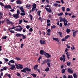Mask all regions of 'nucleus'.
Instances as JSON below:
<instances>
[{
  "label": "nucleus",
  "mask_w": 78,
  "mask_h": 78,
  "mask_svg": "<svg viewBox=\"0 0 78 78\" xmlns=\"http://www.w3.org/2000/svg\"><path fill=\"white\" fill-rule=\"evenodd\" d=\"M59 19L60 22H61L62 21L64 22V25H65V26H66L67 25L68 21L66 19V18L64 17L62 18V17H60L59 18Z\"/></svg>",
  "instance_id": "nucleus-1"
},
{
  "label": "nucleus",
  "mask_w": 78,
  "mask_h": 78,
  "mask_svg": "<svg viewBox=\"0 0 78 78\" xmlns=\"http://www.w3.org/2000/svg\"><path fill=\"white\" fill-rule=\"evenodd\" d=\"M27 71L28 72H31V69H30L28 67H25L24 68V69H22L21 70V72H23L25 73H26L27 72V71Z\"/></svg>",
  "instance_id": "nucleus-2"
},
{
  "label": "nucleus",
  "mask_w": 78,
  "mask_h": 78,
  "mask_svg": "<svg viewBox=\"0 0 78 78\" xmlns=\"http://www.w3.org/2000/svg\"><path fill=\"white\" fill-rule=\"evenodd\" d=\"M20 10H21V12L23 13H20V14L21 16H23L25 15V12L24 11V9H23V6H21L20 8Z\"/></svg>",
  "instance_id": "nucleus-3"
},
{
  "label": "nucleus",
  "mask_w": 78,
  "mask_h": 78,
  "mask_svg": "<svg viewBox=\"0 0 78 78\" xmlns=\"http://www.w3.org/2000/svg\"><path fill=\"white\" fill-rule=\"evenodd\" d=\"M20 27V29H18V28H16L15 29V31H19L20 32H21L22 30V28L21 27V26H16L15 27V28H16V27Z\"/></svg>",
  "instance_id": "nucleus-4"
},
{
  "label": "nucleus",
  "mask_w": 78,
  "mask_h": 78,
  "mask_svg": "<svg viewBox=\"0 0 78 78\" xmlns=\"http://www.w3.org/2000/svg\"><path fill=\"white\" fill-rule=\"evenodd\" d=\"M45 9H46V10L48 12H49L50 13H51L52 14H53V13L52 12V10H51V9H50V8H49L48 9L47 8L45 7Z\"/></svg>",
  "instance_id": "nucleus-5"
},
{
  "label": "nucleus",
  "mask_w": 78,
  "mask_h": 78,
  "mask_svg": "<svg viewBox=\"0 0 78 78\" xmlns=\"http://www.w3.org/2000/svg\"><path fill=\"white\" fill-rule=\"evenodd\" d=\"M15 27H14V25H13V27L12 28H10L8 29V30H9L10 31V33H14L15 32L13 30H13V29H14L15 28Z\"/></svg>",
  "instance_id": "nucleus-6"
},
{
  "label": "nucleus",
  "mask_w": 78,
  "mask_h": 78,
  "mask_svg": "<svg viewBox=\"0 0 78 78\" xmlns=\"http://www.w3.org/2000/svg\"><path fill=\"white\" fill-rule=\"evenodd\" d=\"M4 8L5 9H11V6L10 5H5Z\"/></svg>",
  "instance_id": "nucleus-7"
},
{
  "label": "nucleus",
  "mask_w": 78,
  "mask_h": 78,
  "mask_svg": "<svg viewBox=\"0 0 78 78\" xmlns=\"http://www.w3.org/2000/svg\"><path fill=\"white\" fill-rule=\"evenodd\" d=\"M10 69L11 70H13L14 69H16V67H15V65L14 64H12L10 65Z\"/></svg>",
  "instance_id": "nucleus-8"
},
{
  "label": "nucleus",
  "mask_w": 78,
  "mask_h": 78,
  "mask_svg": "<svg viewBox=\"0 0 78 78\" xmlns=\"http://www.w3.org/2000/svg\"><path fill=\"white\" fill-rule=\"evenodd\" d=\"M19 15H17V14H13V17H15V18L16 19H18L19 18Z\"/></svg>",
  "instance_id": "nucleus-9"
},
{
  "label": "nucleus",
  "mask_w": 78,
  "mask_h": 78,
  "mask_svg": "<svg viewBox=\"0 0 78 78\" xmlns=\"http://www.w3.org/2000/svg\"><path fill=\"white\" fill-rule=\"evenodd\" d=\"M68 73H73V70L70 69V68H69L67 70Z\"/></svg>",
  "instance_id": "nucleus-10"
},
{
  "label": "nucleus",
  "mask_w": 78,
  "mask_h": 78,
  "mask_svg": "<svg viewBox=\"0 0 78 78\" xmlns=\"http://www.w3.org/2000/svg\"><path fill=\"white\" fill-rule=\"evenodd\" d=\"M44 55L45 56H46V58H50V57L51 56L50 55H49V54H48V53H46V52L44 54Z\"/></svg>",
  "instance_id": "nucleus-11"
},
{
  "label": "nucleus",
  "mask_w": 78,
  "mask_h": 78,
  "mask_svg": "<svg viewBox=\"0 0 78 78\" xmlns=\"http://www.w3.org/2000/svg\"><path fill=\"white\" fill-rule=\"evenodd\" d=\"M46 53L45 51H44L43 50H40V54L41 55H44L45 53Z\"/></svg>",
  "instance_id": "nucleus-12"
},
{
  "label": "nucleus",
  "mask_w": 78,
  "mask_h": 78,
  "mask_svg": "<svg viewBox=\"0 0 78 78\" xmlns=\"http://www.w3.org/2000/svg\"><path fill=\"white\" fill-rule=\"evenodd\" d=\"M10 74H9L8 73H6L4 75V77L6 78L7 77H9V76H10Z\"/></svg>",
  "instance_id": "nucleus-13"
},
{
  "label": "nucleus",
  "mask_w": 78,
  "mask_h": 78,
  "mask_svg": "<svg viewBox=\"0 0 78 78\" xmlns=\"http://www.w3.org/2000/svg\"><path fill=\"white\" fill-rule=\"evenodd\" d=\"M77 30H76L74 32H73V37H75L76 36V33H77Z\"/></svg>",
  "instance_id": "nucleus-14"
},
{
  "label": "nucleus",
  "mask_w": 78,
  "mask_h": 78,
  "mask_svg": "<svg viewBox=\"0 0 78 78\" xmlns=\"http://www.w3.org/2000/svg\"><path fill=\"white\" fill-rule=\"evenodd\" d=\"M45 42V41L44 40H40V43L41 44H44V43Z\"/></svg>",
  "instance_id": "nucleus-15"
},
{
  "label": "nucleus",
  "mask_w": 78,
  "mask_h": 78,
  "mask_svg": "<svg viewBox=\"0 0 78 78\" xmlns=\"http://www.w3.org/2000/svg\"><path fill=\"white\" fill-rule=\"evenodd\" d=\"M16 2L17 4H20V5L22 4V1L20 0H17Z\"/></svg>",
  "instance_id": "nucleus-16"
},
{
  "label": "nucleus",
  "mask_w": 78,
  "mask_h": 78,
  "mask_svg": "<svg viewBox=\"0 0 78 78\" xmlns=\"http://www.w3.org/2000/svg\"><path fill=\"white\" fill-rule=\"evenodd\" d=\"M62 57L63 59V62H65L66 61V56H65V55H62Z\"/></svg>",
  "instance_id": "nucleus-17"
},
{
  "label": "nucleus",
  "mask_w": 78,
  "mask_h": 78,
  "mask_svg": "<svg viewBox=\"0 0 78 78\" xmlns=\"http://www.w3.org/2000/svg\"><path fill=\"white\" fill-rule=\"evenodd\" d=\"M53 41H57L58 42H59V41L58 40V38H57L53 37Z\"/></svg>",
  "instance_id": "nucleus-18"
},
{
  "label": "nucleus",
  "mask_w": 78,
  "mask_h": 78,
  "mask_svg": "<svg viewBox=\"0 0 78 78\" xmlns=\"http://www.w3.org/2000/svg\"><path fill=\"white\" fill-rule=\"evenodd\" d=\"M66 55H67V58H68V59H70V57H69V56L70 55H69V52H67L66 53Z\"/></svg>",
  "instance_id": "nucleus-19"
},
{
  "label": "nucleus",
  "mask_w": 78,
  "mask_h": 78,
  "mask_svg": "<svg viewBox=\"0 0 78 78\" xmlns=\"http://www.w3.org/2000/svg\"><path fill=\"white\" fill-rule=\"evenodd\" d=\"M7 24H11V25L12 26L13 25V24H14V23H13V22H11V21H9V22H7Z\"/></svg>",
  "instance_id": "nucleus-20"
},
{
  "label": "nucleus",
  "mask_w": 78,
  "mask_h": 78,
  "mask_svg": "<svg viewBox=\"0 0 78 78\" xmlns=\"http://www.w3.org/2000/svg\"><path fill=\"white\" fill-rule=\"evenodd\" d=\"M18 65L19 66V69H23V65L20 64H18Z\"/></svg>",
  "instance_id": "nucleus-21"
},
{
  "label": "nucleus",
  "mask_w": 78,
  "mask_h": 78,
  "mask_svg": "<svg viewBox=\"0 0 78 78\" xmlns=\"http://www.w3.org/2000/svg\"><path fill=\"white\" fill-rule=\"evenodd\" d=\"M37 67H38V65H36L35 66H34V70H36L37 69Z\"/></svg>",
  "instance_id": "nucleus-22"
},
{
  "label": "nucleus",
  "mask_w": 78,
  "mask_h": 78,
  "mask_svg": "<svg viewBox=\"0 0 78 78\" xmlns=\"http://www.w3.org/2000/svg\"><path fill=\"white\" fill-rule=\"evenodd\" d=\"M16 37H21V36H22V34H16Z\"/></svg>",
  "instance_id": "nucleus-23"
},
{
  "label": "nucleus",
  "mask_w": 78,
  "mask_h": 78,
  "mask_svg": "<svg viewBox=\"0 0 78 78\" xmlns=\"http://www.w3.org/2000/svg\"><path fill=\"white\" fill-rule=\"evenodd\" d=\"M41 10L38 11L37 12V14L38 16H39V17L41 16Z\"/></svg>",
  "instance_id": "nucleus-24"
},
{
  "label": "nucleus",
  "mask_w": 78,
  "mask_h": 78,
  "mask_svg": "<svg viewBox=\"0 0 78 78\" xmlns=\"http://www.w3.org/2000/svg\"><path fill=\"white\" fill-rule=\"evenodd\" d=\"M30 6H32L30 4H27L26 6V8H27V9H29V7H30Z\"/></svg>",
  "instance_id": "nucleus-25"
},
{
  "label": "nucleus",
  "mask_w": 78,
  "mask_h": 78,
  "mask_svg": "<svg viewBox=\"0 0 78 78\" xmlns=\"http://www.w3.org/2000/svg\"><path fill=\"white\" fill-rule=\"evenodd\" d=\"M31 75L32 76H33L34 78H36V75L35 74L31 73Z\"/></svg>",
  "instance_id": "nucleus-26"
},
{
  "label": "nucleus",
  "mask_w": 78,
  "mask_h": 78,
  "mask_svg": "<svg viewBox=\"0 0 78 78\" xmlns=\"http://www.w3.org/2000/svg\"><path fill=\"white\" fill-rule=\"evenodd\" d=\"M56 27L55 25H53L52 26H51V29L52 30V29H54L56 28Z\"/></svg>",
  "instance_id": "nucleus-27"
},
{
  "label": "nucleus",
  "mask_w": 78,
  "mask_h": 78,
  "mask_svg": "<svg viewBox=\"0 0 78 78\" xmlns=\"http://www.w3.org/2000/svg\"><path fill=\"white\" fill-rule=\"evenodd\" d=\"M21 36H22L23 39H26V37H25V35H23V34H21Z\"/></svg>",
  "instance_id": "nucleus-28"
},
{
  "label": "nucleus",
  "mask_w": 78,
  "mask_h": 78,
  "mask_svg": "<svg viewBox=\"0 0 78 78\" xmlns=\"http://www.w3.org/2000/svg\"><path fill=\"white\" fill-rule=\"evenodd\" d=\"M32 7L33 8H36V5L35 3H34L32 5Z\"/></svg>",
  "instance_id": "nucleus-29"
},
{
  "label": "nucleus",
  "mask_w": 78,
  "mask_h": 78,
  "mask_svg": "<svg viewBox=\"0 0 78 78\" xmlns=\"http://www.w3.org/2000/svg\"><path fill=\"white\" fill-rule=\"evenodd\" d=\"M17 14L19 16V15L20 14V11H19V9H17Z\"/></svg>",
  "instance_id": "nucleus-30"
},
{
  "label": "nucleus",
  "mask_w": 78,
  "mask_h": 78,
  "mask_svg": "<svg viewBox=\"0 0 78 78\" xmlns=\"http://www.w3.org/2000/svg\"><path fill=\"white\" fill-rule=\"evenodd\" d=\"M15 66H16V68L17 69H19V66H18V65L16 63H15Z\"/></svg>",
  "instance_id": "nucleus-31"
},
{
  "label": "nucleus",
  "mask_w": 78,
  "mask_h": 78,
  "mask_svg": "<svg viewBox=\"0 0 78 78\" xmlns=\"http://www.w3.org/2000/svg\"><path fill=\"white\" fill-rule=\"evenodd\" d=\"M49 71V68L48 67H47L44 70V71H45V72H48Z\"/></svg>",
  "instance_id": "nucleus-32"
},
{
  "label": "nucleus",
  "mask_w": 78,
  "mask_h": 78,
  "mask_svg": "<svg viewBox=\"0 0 78 78\" xmlns=\"http://www.w3.org/2000/svg\"><path fill=\"white\" fill-rule=\"evenodd\" d=\"M70 31H71V30H70L69 29H67V30H66V32H67V33H70Z\"/></svg>",
  "instance_id": "nucleus-33"
},
{
  "label": "nucleus",
  "mask_w": 78,
  "mask_h": 78,
  "mask_svg": "<svg viewBox=\"0 0 78 78\" xmlns=\"http://www.w3.org/2000/svg\"><path fill=\"white\" fill-rule=\"evenodd\" d=\"M73 76L74 78H77V75H76V74L75 73L73 74Z\"/></svg>",
  "instance_id": "nucleus-34"
},
{
  "label": "nucleus",
  "mask_w": 78,
  "mask_h": 78,
  "mask_svg": "<svg viewBox=\"0 0 78 78\" xmlns=\"http://www.w3.org/2000/svg\"><path fill=\"white\" fill-rule=\"evenodd\" d=\"M29 16L30 19L31 20H32L33 19V16H32L31 14H29Z\"/></svg>",
  "instance_id": "nucleus-35"
},
{
  "label": "nucleus",
  "mask_w": 78,
  "mask_h": 78,
  "mask_svg": "<svg viewBox=\"0 0 78 78\" xmlns=\"http://www.w3.org/2000/svg\"><path fill=\"white\" fill-rule=\"evenodd\" d=\"M71 50H75V46H74V45H72V47L71 48Z\"/></svg>",
  "instance_id": "nucleus-36"
},
{
  "label": "nucleus",
  "mask_w": 78,
  "mask_h": 78,
  "mask_svg": "<svg viewBox=\"0 0 78 78\" xmlns=\"http://www.w3.org/2000/svg\"><path fill=\"white\" fill-rule=\"evenodd\" d=\"M63 14V13L62 12H60V13H58L57 15L58 16H62Z\"/></svg>",
  "instance_id": "nucleus-37"
},
{
  "label": "nucleus",
  "mask_w": 78,
  "mask_h": 78,
  "mask_svg": "<svg viewBox=\"0 0 78 78\" xmlns=\"http://www.w3.org/2000/svg\"><path fill=\"white\" fill-rule=\"evenodd\" d=\"M58 34H59V36H60V37H62V32L60 31L58 32Z\"/></svg>",
  "instance_id": "nucleus-38"
},
{
  "label": "nucleus",
  "mask_w": 78,
  "mask_h": 78,
  "mask_svg": "<svg viewBox=\"0 0 78 78\" xmlns=\"http://www.w3.org/2000/svg\"><path fill=\"white\" fill-rule=\"evenodd\" d=\"M58 4L56 3H55L54 4H53V6H57Z\"/></svg>",
  "instance_id": "nucleus-39"
},
{
  "label": "nucleus",
  "mask_w": 78,
  "mask_h": 78,
  "mask_svg": "<svg viewBox=\"0 0 78 78\" xmlns=\"http://www.w3.org/2000/svg\"><path fill=\"white\" fill-rule=\"evenodd\" d=\"M70 64H72V62H67V65L68 66H70Z\"/></svg>",
  "instance_id": "nucleus-40"
},
{
  "label": "nucleus",
  "mask_w": 78,
  "mask_h": 78,
  "mask_svg": "<svg viewBox=\"0 0 78 78\" xmlns=\"http://www.w3.org/2000/svg\"><path fill=\"white\" fill-rule=\"evenodd\" d=\"M16 75L17 76H20V77L21 76V75H20V74L19 73H17Z\"/></svg>",
  "instance_id": "nucleus-41"
},
{
  "label": "nucleus",
  "mask_w": 78,
  "mask_h": 78,
  "mask_svg": "<svg viewBox=\"0 0 78 78\" xmlns=\"http://www.w3.org/2000/svg\"><path fill=\"white\" fill-rule=\"evenodd\" d=\"M62 11H65V9H66V8L65 7H62Z\"/></svg>",
  "instance_id": "nucleus-42"
},
{
  "label": "nucleus",
  "mask_w": 78,
  "mask_h": 78,
  "mask_svg": "<svg viewBox=\"0 0 78 78\" xmlns=\"http://www.w3.org/2000/svg\"><path fill=\"white\" fill-rule=\"evenodd\" d=\"M70 37V35H67V36H66L65 37V39H67L69 37Z\"/></svg>",
  "instance_id": "nucleus-43"
},
{
  "label": "nucleus",
  "mask_w": 78,
  "mask_h": 78,
  "mask_svg": "<svg viewBox=\"0 0 78 78\" xmlns=\"http://www.w3.org/2000/svg\"><path fill=\"white\" fill-rule=\"evenodd\" d=\"M9 62H11V63H12V64H13V63H14V61L13 60H12L9 61Z\"/></svg>",
  "instance_id": "nucleus-44"
},
{
  "label": "nucleus",
  "mask_w": 78,
  "mask_h": 78,
  "mask_svg": "<svg viewBox=\"0 0 78 78\" xmlns=\"http://www.w3.org/2000/svg\"><path fill=\"white\" fill-rule=\"evenodd\" d=\"M7 69H8V67L6 66L4 67L3 68V69L4 70H7Z\"/></svg>",
  "instance_id": "nucleus-45"
},
{
  "label": "nucleus",
  "mask_w": 78,
  "mask_h": 78,
  "mask_svg": "<svg viewBox=\"0 0 78 78\" xmlns=\"http://www.w3.org/2000/svg\"><path fill=\"white\" fill-rule=\"evenodd\" d=\"M7 37L6 36H4L2 37V39H6Z\"/></svg>",
  "instance_id": "nucleus-46"
},
{
  "label": "nucleus",
  "mask_w": 78,
  "mask_h": 78,
  "mask_svg": "<svg viewBox=\"0 0 78 78\" xmlns=\"http://www.w3.org/2000/svg\"><path fill=\"white\" fill-rule=\"evenodd\" d=\"M65 70H66V69H62V73H64L65 72Z\"/></svg>",
  "instance_id": "nucleus-47"
},
{
  "label": "nucleus",
  "mask_w": 78,
  "mask_h": 78,
  "mask_svg": "<svg viewBox=\"0 0 78 78\" xmlns=\"http://www.w3.org/2000/svg\"><path fill=\"white\" fill-rule=\"evenodd\" d=\"M68 78H73V76L72 75H69L68 76Z\"/></svg>",
  "instance_id": "nucleus-48"
},
{
  "label": "nucleus",
  "mask_w": 78,
  "mask_h": 78,
  "mask_svg": "<svg viewBox=\"0 0 78 78\" xmlns=\"http://www.w3.org/2000/svg\"><path fill=\"white\" fill-rule=\"evenodd\" d=\"M16 59L17 60V61H20L21 59L20 58H19L16 57Z\"/></svg>",
  "instance_id": "nucleus-49"
},
{
  "label": "nucleus",
  "mask_w": 78,
  "mask_h": 78,
  "mask_svg": "<svg viewBox=\"0 0 78 78\" xmlns=\"http://www.w3.org/2000/svg\"><path fill=\"white\" fill-rule=\"evenodd\" d=\"M29 31L30 32H32V31H33V29H32V28H30Z\"/></svg>",
  "instance_id": "nucleus-50"
},
{
  "label": "nucleus",
  "mask_w": 78,
  "mask_h": 78,
  "mask_svg": "<svg viewBox=\"0 0 78 78\" xmlns=\"http://www.w3.org/2000/svg\"><path fill=\"white\" fill-rule=\"evenodd\" d=\"M0 5L1 6H2L4 7V4L2 2H0Z\"/></svg>",
  "instance_id": "nucleus-51"
},
{
  "label": "nucleus",
  "mask_w": 78,
  "mask_h": 78,
  "mask_svg": "<svg viewBox=\"0 0 78 78\" xmlns=\"http://www.w3.org/2000/svg\"><path fill=\"white\" fill-rule=\"evenodd\" d=\"M47 65H48V67H50V62L47 63Z\"/></svg>",
  "instance_id": "nucleus-52"
},
{
  "label": "nucleus",
  "mask_w": 78,
  "mask_h": 78,
  "mask_svg": "<svg viewBox=\"0 0 78 78\" xmlns=\"http://www.w3.org/2000/svg\"><path fill=\"white\" fill-rule=\"evenodd\" d=\"M4 60L5 61V62H8V61H9V60L8 59L5 58Z\"/></svg>",
  "instance_id": "nucleus-53"
},
{
  "label": "nucleus",
  "mask_w": 78,
  "mask_h": 78,
  "mask_svg": "<svg viewBox=\"0 0 78 78\" xmlns=\"http://www.w3.org/2000/svg\"><path fill=\"white\" fill-rule=\"evenodd\" d=\"M47 31L48 33H50L51 31V30L50 29H48V30H47Z\"/></svg>",
  "instance_id": "nucleus-54"
},
{
  "label": "nucleus",
  "mask_w": 78,
  "mask_h": 78,
  "mask_svg": "<svg viewBox=\"0 0 78 78\" xmlns=\"http://www.w3.org/2000/svg\"><path fill=\"white\" fill-rule=\"evenodd\" d=\"M51 25L50 23H48L47 24V27H50V26Z\"/></svg>",
  "instance_id": "nucleus-55"
},
{
  "label": "nucleus",
  "mask_w": 78,
  "mask_h": 78,
  "mask_svg": "<svg viewBox=\"0 0 78 78\" xmlns=\"http://www.w3.org/2000/svg\"><path fill=\"white\" fill-rule=\"evenodd\" d=\"M36 9V8L32 7V11H34V10Z\"/></svg>",
  "instance_id": "nucleus-56"
},
{
  "label": "nucleus",
  "mask_w": 78,
  "mask_h": 78,
  "mask_svg": "<svg viewBox=\"0 0 78 78\" xmlns=\"http://www.w3.org/2000/svg\"><path fill=\"white\" fill-rule=\"evenodd\" d=\"M37 71L39 72V73H40L41 72V70H40V69H37Z\"/></svg>",
  "instance_id": "nucleus-57"
},
{
  "label": "nucleus",
  "mask_w": 78,
  "mask_h": 78,
  "mask_svg": "<svg viewBox=\"0 0 78 78\" xmlns=\"http://www.w3.org/2000/svg\"><path fill=\"white\" fill-rule=\"evenodd\" d=\"M26 28H27V29H29V28H30V26H29V25L26 26Z\"/></svg>",
  "instance_id": "nucleus-58"
},
{
  "label": "nucleus",
  "mask_w": 78,
  "mask_h": 78,
  "mask_svg": "<svg viewBox=\"0 0 78 78\" xmlns=\"http://www.w3.org/2000/svg\"><path fill=\"white\" fill-rule=\"evenodd\" d=\"M23 22L25 23H28V21L25 20V19H23Z\"/></svg>",
  "instance_id": "nucleus-59"
},
{
  "label": "nucleus",
  "mask_w": 78,
  "mask_h": 78,
  "mask_svg": "<svg viewBox=\"0 0 78 78\" xmlns=\"http://www.w3.org/2000/svg\"><path fill=\"white\" fill-rule=\"evenodd\" d=\"M60 1L62 4H63V3H64V0H60Z\"/></svg>",
  "instance_id": "nucleus-60"
},
{
  "label": "nucleus",
  "mask_w": 78,
  "mask_h": 78,
  "mask_svg": "<svg viewBox=\"0 0 78 78\" xmlns=\"http://www.w3.org/2000/svg\"><path fill=\"white\" fill-rule=\"evenodd\" d=\"M42 58V56H40L38 59V61H40V59Z\"/></svg>",
  "instance_id": "nucleus-61"
},
{
  "label": "nucleus",
  "mask_w": 78,
  "mask_h": 78,
  "mask_svg": "<svg viewBox=\"0 0 78 78\" xmlns=\"http://www.w3.org/2000/svg\"><path fill=\"white\" fill-rule=\"evenodd\" d=\"M66 47L67 48H70V46H69V44H66Z\"/></svg>",
  "instance_id": "nucleus-62"
},
{
  "label": "nucleus",
  "mask_w": 78,
  "mask_h": 78,
  "mask_svg": "<svg viewBox=\"0 0 78 78\" xmlns=\"http://www.w3.org/2000/svg\"><path fill=\"white\" fill-rule=\"evenodd\" d=\"M66 41V39H65V38H63L62 40V41Z\"/></svg>",
  "instance_id": "nucleus-63"
},
{
  "label": "nucleus",
  "mask_w": 78,
  "mask_h": 78,
  "mask_svg": "<svg viewBox=\"0 0 78 78\" xmlns=\"http://www.w3.org/2000/svg\"><path fill=\"white\" fill-rule=\"evenodd\" d=\"M50 20H47V23H50Z\"/></svg>",
  "instance_id": "nucleus-64"
}]
</instances>
